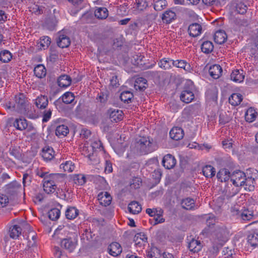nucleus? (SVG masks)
I'll list each match as a JSON object with an SVG mask.
<instances>
[{
  "instance_id": "obj_1",
  "label": "nucleus",
  "mask_w": 258,
  "mask_h": 258,
  "mask_svg": "<svg viewBox=\"0 0 258 258\" xmlns=\"http://www.w3.org/2000/svg\"><path fill=\"white\" fill-rule=\"evenodd\" d=\"M229 232L225 226L217 227L212 233L213 246L210 252L217 253L219 248L228 240Z\"/></svg>"
},
{
  "instance_id": "obj_2",
  "label": "nucleus",
  "mask_w": 258,
  "mask_h": 258,
  "mask_svg": "<svg viewBox=\"0 0 258 258\" xmlns=\"http://www.w3.org/2000/svg\"><path fill=\"white\" fill-rule=\"evenodd\" d=\"M136 147L141 154H147L155 150L149 137H141L136 143Z\"/></svg>"
},
{
  "instance_id": "obj_3",
  "label": "nucleus",
  "mask_w": 258,
  "mask_h": 258,
  "mask_svg": "<svg viewBox=\"0 0 258 258\" xmlns=\"http://www.w3.org/2000/svg\"><path fill=\"white\" fill-rule=\"evenodd\" d=\"M246 177V186L245 189L253 191L256 185L255 180L258 178V171L254 168H249L245 173Z\"/></svg>"
},
{
  "instance_id": "obj_4",
  "label": "nucleus",
  "mask_w": 258,
  "mask_h": 258,
  "mask_svg": "<svg viewBox=\"0 0 258 258\" xmlns=\"http://www.w3.org/2000/svg\"><path fill=\"white\" fill-rule=\"evenodd\" d=\"M245 172L241 170H235L231 175L230 180L235 186H246Z\"/></svg>"
},
{
  "instance_id": "obj_5",
  "label": "nucleus",
  "mask_w": 258,
  "mask_h": 258,
  "mask_svg": "<svg viewBox=\"0 0 258 258\" xmlns=\"http://www.w3.org/2000/svg\"><path fill=\"white\" fill-rule=\"evenodd\" d=\"M16 110L21 113H25L27 111V102L25 96L23 94H20L15 96V103L14 104Z\"/></svg>"
},
{
  "instance_id": "obj_6",
  "label": "nucleus",
  "mask_w": 258,
  "mask_h": 258,
  "mask_svg": "<svg viewBox=\"0 0 258 258\" xmlns=\"http://www.w3.org/2000/svg\"><path fill=\"white\" fill-rule=\"evenodd\" d=\"M20 185L17 181H13L7 184L6 186L5 191L10 200L14 199L17 197Z\"/></svg>"
},
{
  "instance_id": "obj_7",
  "label": "nucleus",
  "mask_w": 258,
  "mask_h": 258,
  "mask_svg": "<svg viewBox=\"0 0 258 258\" xmlns=\"http://www.w3.org/2000/svg\"><path fill=\"white\" fill-rule=\"evenodd\" d=\"M176 163V160L174 156L171 154L165 155L162 161V165L165 168L170 169L174 167Z\"/></svg>"
},
{
  "instance_id": "obj_8",
  "label": "nucleus",
  "mask_w": 258,
  "mask_h": 258,
  "mask_svg": "<svg viewBox=\"0 0 258 258\" xmlns=\"http://www.w3.org/2000/svg\"><path fill=\"white\" fill-rule=\"evenodd\" d=\"M56 42L58 46L63 48L69 47L71 43V40L68 36L64 34L63 32H59L58 33V38L56 39Z\"/></svg>"
},
{
  "instance_id": "obj_9",
  "label": "nucleus",
  "mask_w": 258,
  "mask_h": 258,
  "mask_svg": "<svg viewBox=\"0 0 258 258\" xmlns=\"http://www.w3.org/2000/svg\"><path fill=\"white\" fill-rule=\"evenodd\" d=\"M180 98L182 102L189 103L194 99L195 95L191 89L185 88L181 93Z\"/></svg>"
},
{
  "instance_id": "obj_10",
  "label": "nucleus",
  "mask_w": 258,
  "mask_h": 258,
  "mask_svg": "<svg viewBox=\"0 0 258 258\" xmlns=\"http://www.w3.org/2000/svg\"><path fill=\"white\" fill-rule=\"evenodd\" d=\"M77 241L73 240L71 238H64L61 240L60 246L71 252L75 249Z\"/></svg>"
},
{
  "instance_id": "obj_11",
  "label": "nucleus",
  "mask_w": 258,
  "mask_h": 258,
  "mask_svg": "<svg viewBox=\"0 0 258 258\" xmlns=\"http://www.w3.org/2000/svg\"><path fill=\"white\" fill-rule=\"evenodd\" d=\"M61 101L65 104L72 103L75 100L74 94L71 92H67L63 94L61 97L54 102L55 105H57Z\"/></svg>"
},
{
  "instance_id": "obj_12",
  "label": "nucleus",
  "mask_w": 258,
  "mask_h": 258,
  "mask_svg": "<svg viewBox=\"0 0 258 258\" xmlns=\"http://www.w3.org/2000/svg\"><path fill=\"white\" fill-rule=\"evenodd\" d=\"M98 200H99L100 205L106 207L110 204L112 198L110 194L107 192H102L98 194Z\"/></svg>"
},
{
  "instance_id": "obj_13",
  "label": "nucleus",
  "mask_w": 258,
  "mask_h": 258,
  "mask_svg": "<svg viewBox=\"0 0 258 258\" xmlns=\"http://www.w3.org/2000/svg\"><path fill=\"white\" fill-rule=\"evenodd\" d=\"M108 253L113 256H116L120 254L122 251V248L119 243L112 242L108 247Z\"/></svg>"
},
{
  "instance_id": "obj_14",
  "label": "nucleus",
  "mask_w": 258,
  "mask_h": 258,
  "mask_svg": "<svg viewBox=\"0 0 258 258\" xmlns=\"http://www.w3.org/2000/svg\"><path fill=\"white\" fill-rule=\"evenodd\" d=\"M202 28L201 25L195 23L190 24L188 29V32L190 36L195 37L201 34Z\"/></svg>"
},
{
  "instance_id": "obj_15",
  "label": "nucleus",
  "mask_w": 258,
  "mask_h": 258,
  "mask_svg": "<svg viewBox=\"0 0 258 258\" xmlns=\"http://www.w3.org/2000/svg\"><path fill=\"white\" fill-rule=\"evenodd\" d=\"M169 135L172 139L178 141L183 138L184 132L180 127H174L170 131Z\"/></svg>"
},
{
  "instance_id": "obj_16",
  "label": "nucleus",
  "mask_w": 258,
  "mask_h": 258,
  "mask_svg": "<svg viewBox=\"0 0 258 258\" xmlns=\"http://www.w3.org/2000/svg\"><path fill=\"white\" fill-rule=\"evenodd\" d=\"M248 243L252 247L258 245V228L249 232L247 237Z\"/></svg>"
},
{
  "instance_id": "obj_17",
  "label": "nucleus",
  "mask_w": 258,
  "mask_h": 258,
  "mask_svg": "<svg viewBox=\"0 0 258 258\" xmlns=\"http://www.w3.org/2000/svg\"><path fill=\"white\" fill-rule=\"evenodd\" d=\"M134 241L135 245L139 247L144 246L147 242V237L143 233H138L135 235Z\"/></svg>"
},
{
  "instance_id": "obj_18",
  "label": "nucleus",
  "mask_w": 258,
  "mask_h": 258,
  "mask_svg": "<svg viewBox=\"0 0 258 258\" xmlns=\"http://www.w3.org/2000/svg\"><path fill=\"white\" fill-rule=\"evenodd\" d=\"M209 73L214 79H218L222 73V69L219 64H214L210 67Z\"/></svg>"
},
{
  "instance_id": "obj_19",
  "label": "nucleus",
  "mask_w": 258,
  "mask_h": 258,
  "mask_svg": "<svg viewBox=\"0 0 258 258\" xmlns=\"http://www.w3.org/2000/svg\"><path fill=\"white\" fill-rule=\"evenodd\" d=\"M230 77L231 79L234 82L241 83L243 81L245 76L243 70H235L231 73Z\"/></svg>"
},
{
  "instance_id": "obj_20",
  "label": "nucleus",
  "mask_w": 258,
  "mask_h": 258,
  "mask_svg": "<svg viewBox=\"0 0 258 258\" xmlns=\"http://www.w3.org/2000/svg\"><path fill=\"white\" fill-rule=\"evenodd\" d=\"M71 78L67 75H61L57 79V84L60 87L66 88L71 85Z\"/></svg>"
},
{
  "instance_id": "obj_21",
  "label": "nucleus",
  "mask_w": 258,
  "mask_h": 258,
  "mask_svg": "<svg viewBox=\"0 0 258 258\" xmlns=\"http://www.w3.org/2000/svg\"><path fill=\"white\" fill-rule=\"evenodd\" d=\"M202 244L200 240L192 239L188 243V247L190 251L198 252L202 248Z\"/></svg>"
},
{
  "instance_id": "obj_22",
  "label": "nucleus",
  "mask_w": 258,
  "mask_h": 258,
  "mask_svg": "<svg viewBox=\"0 0 258 258\" xmlns=\"http://www.w3.org/2000/svg\"><path fill=\"white\" fill-rule=\"evenodd\" d=\"M22 228L17 225H14L9 228V233L10 237L13 239H17L21 234Z\"/></svg>"
},
{
  "instance_id": "obj_23",
  "label": "nucleus",
  "mask_w": 258,
  "mask_h": 258,
  "mask_svg": "<svg viewBox=\"0 0 258 258\" xmlns=\"http://www.w3.org/2000/svg\"><path fill=\"white\" fill-rule=\"evenodd\" d=\"M231 175L228 169L223 168L217 173V177L221 182H226L230 178Z\"/></svg>"
},
{
  "instance_id": "obj_24",
  "label": "nucleus",
  "mask_w": 258,
  "mask_h": 258,
  "mask_svg": "<svg viewBox=\"0 0 258 258\" xmlns=\"http://www.w3.org/2000/svg\"><path fill=\"white\" fill-rule=\"evenodd\" d=\"M176 15L174 12L171 10H167L162 16V19L164 23L166 24L170 23L172 21L174 20L176 18Z\"/></svg>"
},
{
  "instance_id": "obj_25",
  "label": "nucleus",
  "mask_w": 258,
  "mask_h": 258,
  "mask_svg": "<svg viewBox=\"0 0 258 258\" xmlns=\"http://www.w3.org/2000/svg\"><path fill=\"white\" fill-rule=\"evenodd\" d=\"M227 35L224 31L219 30L216 32L214 35V41L216 43L222 44L227 40Z\"/></svg>"
},
{
  "instance_id": "obj_26",
  "label": "nucleus",
  "mask_w": 258,
  "mask_h": 258,
  "mask_svg": "<svg viewBox=\"0 0 258 258\" xmlns=\"http://www.w3.org/2000/svg\"><path fill=\"white\" fill-rule=\"evenodd\" d=\"M109 117L112 121L118 122L122 118V111L118 109H110L109 110Z\"/></svg>"
},
{
  "instance_id": "obj_27",
  "label": "nucleus",
  "mask_w": 258,
  "mask_h": 258,
  "mask_svg": "<svg viewBox=\"0 0 258 258\" xmlns=\"http://www.w3.org/2000/svg\"><path fill=\"white\" fill-rule=\"evenodd\" d=\"M54 151L52 148L45 147L42 150L41 156L46 161H50L54 157Z\"/></svg>"
},
{
  "instance_id": "obj_28",
  "label": "nucleus",
  "mask_w": 258,
  "mask_h": 258,
  "mask_svg": "<svg viewBox=\"0 0 258 258\" xmlns=\"http://www.w3.org/2000/svg\"><path fill=\"white\" fill-rule=\"evenodd\" d=\"M48 98L44 95L38 96L35 100V105L39 109H44L48 105Z\"/></svg>"
},
{
  "instance_id": "obj_29",
  "label": "nucleus",
  "mask_w": 258,
  "mask_h": 258,
  "mask_svg": "<svg viewBox=\"0 0 258 258\" xmlns=\"http://www.w3.org/2000/svg\"><path fill=\"white\" fill-rule=\"evenodd\" d=\"M147 87V81L143 77L136 79L135 83V88L141 91H144Z\"/></svg>"
},
{
  "instance_id": "obj_30",
  "label": "nucleus",
  "mask_w": 258,
  "mask_h": 258,
  "mask_svg": "<svg viewBox=\"0 0 258 258\" xmlns=\"http://www.w3.org/2000/svg\"><path fill=\"white\" fill-rule=\"evenodd\" d=\"M129 212L133 214H138L142 211V207L139 203L136 201L131 202L127 207Z\"/></svg>"
},
{
  "instance_id": "obj_31",
  "label": "nucleus",
  "mask_w": 258,
  "mask_h": 258,
  "mask_svg": "<svg viewBox=\"0 0 258 258\" xmlns=\"http://www.w3.org/2000/svg\"><path fill=\"white\" fill-rule=\"evenodd\" d=\"M200 105L199 104L196 103L189 105L186 107L184 109V111L185 113L189 115H192L198 114L200 111Z\"/></svg>"
},
{
  "instance_id": "obj_32",
  "label": "nucleus",
  "mask_w": 258,
  "mask_h": 258,
  "mask_svg": "<svg viewBox=\"0 0 258 258\" xmlns=\"http://www.w3.org/2000/svg\"><path fill=\"white\" fill-rule=\"evenodd\" d=\"M13 125L17 130L23 131L27 126V121L23 118H17L14 121Z\"/></svg>"
},
{
  "instance_id": "obj_33",
  "label": "nucleus",
  "mask_w": 258,
  "mask_h": 258,
  "mask_svg": "<svg viewBox=\"0 0 258 258\" xmlns=\"http://www.w3.org/2000/svg\"><path fill=\"white\" fill-rule=\"evenodd\" d=\"M181 207L183 209L187 210H195V201L194 199L189 198L183 199L181 202Z\"/></svg>"
},
{
  "instance_id": "obj_34",
  "label": "nucleus",
  "mask_w": 258,
  "mask_h": 258,
  "mask_svg": "<svg viewBox=\"0 0 258 258\" xmlns=\"http://www.w3.org/2000/svg\"><path fill=\"white\" fill-rule=\"evenodd\" d=\"M257 115V112L252 107L249 108L245 113V119L246 121L251 122L253 121Z\"/></svg>"
},
{
  "instance_id": "obj_35",
  "label": "nucleus",
  "mask_w": 258,
  "mask_h": 258,
  "mask_svg": "<svg viewBox=\"0 0 258 258\" xmlns=\"http://www.w3.org/2000/svg\"><path fill=\"white\" fill-rule=\"evenodd\" d=\"M174 60L169 58H164L160 60L158 62L159 66L164 69L168 70L173 66Z\"/></svg>"
},
{
  "instance_id": "obj_36",
  "label": "nucleus",
  "mask_w": 258,
  "mask_h": 258,
  "mask_svg": "<svg viewBox=\"0 0 258 258\" xmlns=\"http://www.w3.org/2000/svg\"><path fill=\"white\" fill-rule=\"evenodd\" d=\"M243 99L242 96L239 93H233L229 98V102L233 106L239 105Z\"/></svg>"
},
{
  "instance_id": "obj_37",
  "label": "nucleus",
  "mask_w": 258,
  "mask_h": 258,
  "mask_svg": "<svg viewBox=\"0 0 258 258\" xmlns=\"http://www.w3.org/2000/svg\"><path fill=\"white\" fill-rule=\"evenodd\" d=\"M79 215V210L74 207H69L66 211V217L67 219L73 220Z\"/></svg>"
},
{
  "instance_id": "obj_38",
  "label": "nucleus",
  "mask_w": 258,
  "mask_h": 258,
  "mask_svg": "<svg viewBox=\"0 0 258 258\" xmlns=\"http://www.w3.org/2000/svg\"><path fill=\"white\" fill-rule=\"evenodd\" d=\"M201 48L203 52L206 54H209L213 50L214 45L210 41H205L201 44Z\"/></svg>"
},
{
  "instance_id": "obj_39",
  "label": "nucleus",
  "mask_w": 258,
  "mask_h": 258,
  "mask_svg": "<svg viewBox=\"0 0 258 258\" xmlns=\"http://www.w3.org/2000/svg\"><path fill=\"white\" fill-rule=\"evenodd\" d=\"M95 16L99 19H106L108 16V11L106 8H98L95 11Z\"/></svg>"
},
{
  "instance_id": "obj_40",
  "label": "nucleus",
  "mask_w": 258,
  "mask_h": 258,
  "mask_svg": "<svg viewBox=\"0 0 258 258\" xmlns=\"http://www.w3.org/2000/svg\"><path fill=\"white\" fill-rule=\"evenodd\" d=\"M163 213V210L161 209H159L157 216L154 217L152 219L150 220V223L154 226L158 224L164 222L165 219L162 217Z\"/></svg>"
},
{
  "instance_id": "obj_41",
  "label": "nucleus",
  "mask_w": 258,
  "mask_h": 258,
  "mask_svg": "<svg viewBox=\"0 0 258 258\" xmlns=\"http://www.w3.org/2000/svg\"><path fill=\"white\" fill-rule=\"evenodd\" d=\"M34 72L37 77L42 78L45 76L46 70L43 65L38 64L34 68Z\"/></svg>"
},
{
  "instance_id": "obj_42",
  "label": "nucleus",
  "mask_w": 258,
  "mask_h": 258,
  "mask_svg": "<svg viewBox=\"0 0 258 258\" xmlns=\"http://www.w3.org/2000/svg\"><path fill=\"white\" fill-rule=\"evenodd\" d=\"M202 172L205 177L211 178L215 175L216 171L211 165H206L203 167Z\"/></svg>"
},
{
  "instance_id": "obj_43",
  "label": "nucleus",
  "mask_w": 258,
  "mask_h": 258,
  "mask_svg": "<svg viewBox=\"0 0 258 258\" xmlns=\"http://www.w3.org/2000/svg\"><path fill=\"white\" fill-rule=\"evenodd\" d=\"M12 58V53L8 50H3L0 52V61L7 63Z\"/></svg>"
},
{
  "instance_id": "obj_44",
  "label": "nucleus",
  "mask_w": 258,
  "mask_h": 258,
  "mask_svg": "<svg viewBox=\"0 0 258 258\" xmlns=\"http://www.w3.org/2000/svg\"><path fill=\"white\" fill-rule=\"evenodd\" d=\"M173 66L183 69L186 71H189L190 70V64L184 60H174Z\"/></svg>"
},
{
  "instance_id": "obj_45",
  "label": "nucleus",
  "mask_w": 258,
  "mask_h": 258,
  "mask_svg": "<svg viewBox=\"0 0 258 258\" xmlns=\"http://www.w3.org/2000/svg\"><path fill=\"white\" fill-rule=\"evenodd\" d=\"M69 132V130L68 126L63 124L57 126L55 130V135L58 137L66 136Z\"/></svg>"
},
{
  "instance_id": "obj_46",
  "label": "nucleus",
  "mask_w": 258,
  "mask_h": 258,
  "mask_svg": "<svg viewBox=\"0 0 258 258\" xmlns=\"http://www.w3.org/2000/svg\"><path fill=\"white\" fill-rule=\"evenodd\" d=\"M133 94L129 91H123L121 93L120 95V98L121 100L124 103H130L131 102L132 99H133Z\"/></svg>"
},
{
  "instance_id": "obj_47",
  "label": "nucleus",
  "mask_w": 258,
  "mask_h": 258,
  "mask_svg": "<svg viewBox=\"0 0 258 258\" xmlns=\"http://www.w3.org/2000/svg\"><path fill=\"white\" fill-rule=\"evenodd\" d=\"M160 256L161 250L156 247H152L147 254L148 258H159Z\"/></svg>"
},
{
  "instance_id": "obj_48",
  "label": "nucleus",
  "mask_w": 258,
  "mask_h": 258,
  "mask_svg": "<svg viewBox=\"0 0 258 258\" xmlns=\"http://www.w3.org/2000/svg\"><path fill=\"white\" fill-rule=\"evenodd\" d=\"M73 178L74 183L79 185H84L86 182V178L85 175L82 174H75Z\"/></svg>"
},
{
  "instance_id": "obj_49",
  "label": "nucleus",
  "mask_w": 258,
  "mask_h": 258,
  "mask_svg": "<svg viewBox=\"0 0 258 258\" xmlns=\"http://www.w3.org/2000/svg\"><path fill=\"white\" fill-rule=\"evenodd\" d=\"M44 190L48 194L54 193L56 191V185L55 182L44 183L43 184Z\"/></svg>"
},
{
  "instance_id": "obj_50",
  "label": "nucleus",
  "mask_w": 258,
  "mask_h": 258,
  "mask_svg": "<svg viewBox=\"0 0 258 258\" xmlns=\"http://www.w3.org/2000/svg\"><path fill=\"white\" fill-rule=\"evenodd\" d=\"M253 217V212L248 209H244L242 210L240 214V218L244 221H249Z\"/></svg>"
},
{
  "instance_id": "obj_51",
  "label": "nucleus",
  "mask_w": 258,
  "mask_h": 258,
  "mask_svg": "<svg viewBox=\"0 0 258 258\" xmlns=\"http://www.w3.org/2000/svg\"><path fill=\"white\" fill-rule=\"evenodd\" d=\"M89 149L90 150H94L95 152L98 149L100 151L103 150L102 144L101 141L99 140H95L94 141H92L91 143H89Z\"/></svg>"
},
{
  "instance_id": "obj_52",
  "label": "nucleus",
  "mask_w": 258,
  "mask_h": 258,
  "mask_svg": "<svg viewBox=\"0 0 258 258\" xmlns=\"http://www.w3.org/2000/svg\"><path fill=\"white\" fill-rule=\"evenodd\" d=\"M89 143H87L86 144H85V146L83 147L82 151L83 154L85 156L87 157L90 160H92V157H93L94 156L95 151L94 150H90V149H89Z\"/></svg>"
},
{
  "instance_id": "obj_53",
  "label": "nucleus",
  "mask_w": 258,
  "mask_h": 258,
  "mask_svg": "<svg viewBox=\"0 0 258 258\" xmlns=\"http://www.w3.org/2000/svg\"><path fill=\"white\" fill-rule=\"evenodd\" d=\"M60 168L63 169L64 171L71 172L74 171L75 166L74 164L71 161H68L65 163H62L60 165Z\"/></svg>"
},
{
  "instance_id": "obj_54",
  "label": "nucleus",
  "mask_w": 258,
  "mask_h": 258,
  "mask_svg": "<svg viewBox=\"0 0 258 258\" xmlns=\"http://www.w3.org/2000/svg\"><path fill=\"white\" fill-rule=\"evenodd\" d=\"M10 154L13 156L16 159H20L22 157L21 153L20 152V147H11L9 150Z\"/></svg>"
},
{
  "instance_id": "obj_55",
  "label": "nucleus",
  "mask_w": 258,
  "mask_h": 258,
  "mask_svg": "<svg viewBox=\"0 0 258 258\" xmlns=\"http://www.w3.org/2000/svg\"><path fill=\"white\" fill-rule=\"evenodd\" d=\"M49 218L53 221L57 220L60 216V212L57 208L51 209L48 213Z\"/></svg>"
},
{
  "instance_id": "obj_56",
  "label": "nucleus",
  "mask_w": 258,
  "mask_h": 258,
  "mask_svg": "<svg viewBox=\"0 0 258 258\" xmlns=\"http://www.w3.org/2000/svg\"><path fill=\"white\" fill-rule=\"evenodd\" d=\"M224 198L223 196L218 197L216 200L213 201V205L215 207L214 209L220 212L221 207L223 206Z\"/></svg>"
},
{
  "instance_id": "obj_57",
  "label": "nucleus",
  "mask_w": 258,
  "mask_h": 258,
  "mask_svg": "<svg viewBox=\"0 0 258 258\" xmlns=\"http://www.w3.org/2000/svg\"><path fill=\"white\" fill-rule=\"evenodd\" d=\"M57 174L48 173L47 175L43 178V184L44 183H48L50 182H55L57 178Z\"/></svg>"
},
{
  "instance_id": "obj_58",
  "label": "nucleus",
  "mask_w": 258,
  "mask_h": 258,
  "mask_svg": "<svg viewBox=\"0 0 258 258\" xmlns=\"http://www.w3.org/2000/svg\"><path fill=\"white\" fill-rule=\"evenodd\" d=\"M166 4L165 0H158L154 4V9L157 11H161L166 7Z\"/></svg>"
},
{
  "instance_id": "obj_59",
  "label": "nucleus",
  "mask_w": 258,
  "mask_h": 258,
  "mask_svg": "<svg viewBox=\"0 0 258 258\" xmlns=\"http://www.w3.org/2000/svg\"><path fill=\"white\" fill-rule=\"evenodd\" d=\"M247 7L243 3H237L235 6L236 11L240 14H244L247 11Z\"/></svg>"
},
{
  "instance_id": "obj_60",
  "label": "nucleus",
  "mask_w": 258,
  "mask_h": 258,
  "mask_svg": "<svg viewBox=\"0 0 258 258\" xmlns=\"http://www.w3.org/2000/svg\"><path fill=\"white\" fill-rule=\"evenodd\" d=\"M40 45L45 49V47L47 48L51 43V39L47 36H44L40 39Z\"/></svg>"
},
{
  "instance_id": "obj_61",
  "label": "nucleus",
  "mask_w": 258,
  "mask_h": 258,
  "mask_svg": "<svg viewBox=\"0 0 258 258\" xmlns=\"http://www.w3.org/2000/svg\"><path fill=\"white\" fill-rule=\"evenodd\" d=\"M10 200H11L8 196L3 194L0 195V208L6 207Z\"/></svg>"
},
{
  "instance_id": "obj_62",
  "label": "nucleus",
  "mask_w": 258,
  "mask_h": 258,
  "mask_svg": "<svg viewBox=\"0 0 258 258\" xmlns=\"http://www.w3.org/2000/svg\"><path fill=\"white\" fill-rule=\"evenodd\" d=\"M32 177L28 173H24L23 176V184L24 187L30 185L32 182Z\"/></svg>"
},
{
  "instance_id": "obj_63",
  "label": "nucleus",
  "mask_w": 258,
  "mask_h": 258,
  "mask_svg": "<svg viewBox=\"0 0 258 258\" xmlns=\"http://www.w3.org/2000/svg\"><path fill=\"white\" fill-rule=\"evenodd\" d=\"M46 25L48 29L50 30H53L57 25V21L55 18L49 19L46 21Z\"/></svg>"
},
{
  "instance_id": "obj_64",
  "label": "nucleus",
  "mask_w": 258,
  "mask_h": 258,
  "mask_svg": "<svg viewBox=\"0 0 258 258\" xmlns=\"http://www.w3.org/2000/svg\"><path fill=\"white\" fill-rule=\"evenodd\" d=\"M216 222V217L213 214H209L206 218V223L209 226L213 225L215 224Z\"/></svg>"
}]
</instances>
